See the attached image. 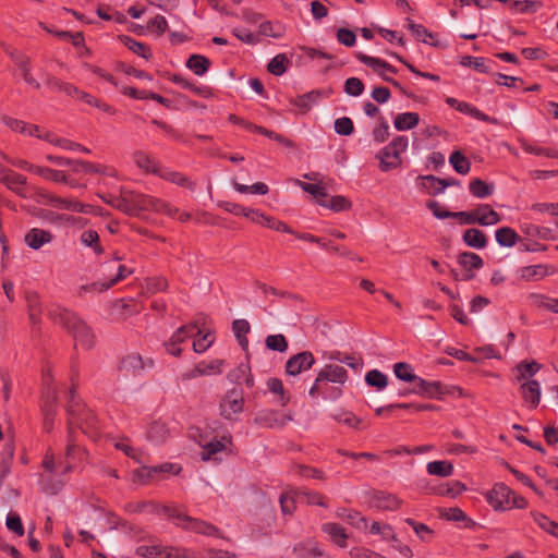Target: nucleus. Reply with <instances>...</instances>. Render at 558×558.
<instances>
[{
  "label": "nucleus",
  "mask_w": 558,
  "mask_h": 558,
  "mask_svg": "<svg viewBox=\"0 0 558 558\" xmlns=\"http://www.w3.org/2000/svg\"><path fill=\"white\" fill-rule=\"evenodd\" d=\"M53 204H54V206H57L59 208L68 209V210L75 211V213L89 214L93 211V206H90L88 204H82L74 198L57 197L53 201Z\"/></svg>",
  "instance_id": "nucleus-35"
},
{
  "label": "nucleus",
  "mask_w": 558,
  "mask_h": 558,
  "mask_svg": "<svg viewBox=\"0 0 558 558\" xmlns=\"http://www.w3.org/2000/svg\"><path fill=\"white\" fill-rule=\"evenodd\" d=\"M246 401L242 388L233 387L218 399V415L228 422H239L245 412Z\"/></svg>",
  "instance_id": "nucleus-4"
},
{
  "label": "nucleus",
  "mask_w": 558,
  "mask_h": 558,
  "mask_svg": "<svg viewBox=\"0 0 558 558\" xmlns=\"http://www.w3.org/2000/svg\"><path fill=\"white\" fill-rule=\"evenodd\" d=\"M355 57L360 62L369 66L384 81L395 86L399 85L397 81L389 76V74H396L397 69L389 64L387 61L380 58L367 56L363 52H357Z\"/></svg>",
  "instance_id": "nucleus-12"
},
{
  "label": "nucleus",
  "mask_w": 558,
  "mask_h": 558,
  "mask_svg": "<svg viewBox=\"0 0 558 558\" xmlns=\"http://www.w3.org/2000/svg\"><path fill=\"white\" fill-rule=\"evenodd\" d=\"M120 208L129 215L140 216L146 211L162 213L170 217H175L178 209L159 198L134 193H123Z\"/></svg>",
  "instance_id": "nucleus-3"
},
{
  "label": "nucleus",
  "mask_w": 558,
  "mask_h": 558,
  "mask_svg": "<svg viewBox=\"0 0 558 558\" xmlns=\"http://www.w3.org/2000/svg\"><path fill=\"white\" fill-rule=\"evenodd\" d=\"M513 495V490H511L504 483H496L494 486L484 493V497L488 505L493 508L494 511L504 512L509 510V500Z\"/></svg>",
  "instance_id": "nucleus-11"
},
{
  "label": "nucleus",
  "mask_w": 558,
  "mask_h": 558,
  "mask_svg": "<svg viewBox=\"0 0 558 558\" xmlns=\"http://www.w3.org/2000/svg\"><path fill=\"white\" fill-rule=\"evenodd\" d=\"M1 183H3L9 190L13 191L15 194L26 197V178L17 172L12 170H2Z\"/></svg>",
  "instance_id": "nucleus-20"
},
{
  "label": "nucleus",
  "mask_w": 558,
  "mask_h": 558,
  "mask_svg": "<svg viewBox=\"0 0 558 558\" xmlns=\"http://www.w3.org/2000/svg\"><path fill=\"white\" fill-rule=\"evenodd\" d=\"M466 490V486L459 481H453L435 488V493L439 496H448L451 498L458 497Z\"/></svg>",
  "instance_id": "nucleus-42"
},
{
  "label": "nucleus",
  "mask_w": 558,
  "mask_h": 558,
  "mask_svg": "<svg viewBox=\"0 0 558 558\" xmlns=\"http://www.w3.org/2000/svg\"><path fill=\"white\" fill-rule=\"evenodd\" d=\"M420 123V116L416 112L398 113L393 119V126L397 131H410Z\"/></svg>",
  "instance_id": "nucleus-26"
},
{
  "label": "nucleus",
  "mask_w": 558,
  "mask_h": 558,
  "mask_svg": "<svg viewBox=\"0 0 558 558\" xmlns=\"http://www.w3.org/2000/svg\"><path fill=\"white\" fill-rule=\"evenodd\" d=\"M449 163L452 166L456 172L462 175L468 174L471 170V162L459 150L451 153L449 157Z\"/></svg>",
  "instance_id": "nucleus-41"
},
{
  "label": "nucleus",
  "mask_w": 558,
  "mask_h": 558,
  "mask_svg": "<svg viewBox=\"0 0 558 558\" xmlns=\"http://www.w3.org/2000/svg\"><path fill=\"white\" fill-rule=\"evenodd\" d=\"M365 383L368 386L375 387L377 390H384L388 385V377L378 369H372L365 375Z\"/></svg>",
  "instance_id": "nucleus-44"
},
{
  "label": "nucleus",
  "mask_w": 558,
  "mask_h": 558,
  "mask_svg": "<svg viewBox=\"0 0 558 558\" xmlns=\"http://www.w3.org/2000/svg\"><path fill=\"white\" fill-rule=\"evenodd\" d=\"M181 471V466L177 463L166 462L158 466L147 468L143 466L135 471L134 475L141 481L144 482L153 476L156 473H168V474H179Z\"/></svg>",
  "instance_id": "nucleus-22"
},
{
  "label": "nucleus",
  "mask_w": 558,
  "mask_h": 558,
  "mask_svg": "<svg viewBox=\"0 0 558 558\" xmlns=\"http://www.w3.org/2000/svg\"><path fill=\"white\" fill-rule=\"evenodd\" d=\"M365 86L357 77H349L344 82V92L352 97H359L363 94Z\"/></svg>",
  "instance_id": "nucleus-64"
},
{
  "label": "nucleus",
  "mask_w": 558,
  "mask_h": 558,
  "mask_svg": "<svg viewBox=\"0 0 558 558\" xmlns=\"http://www.w3.org/2000/svg\"><path fill=\"white\" fill-rule=\"evenodd\" d=\"M368 502L373 508L389 511L397 510L401 505V501L397 496L386 492L373 493Z\"/></svg>",
  "instance_id": "nucleus-21"
},
{
  "label": "nucleus",
  "mask_w": 558,
  "mask_h": 558,
  "mask_svg": "<svg viewBox=\"0 0 558 558\" xmlns=\"http://www.w3.org/2000/svg\"><path fill=\"white\" fill-rule=\"evenodd\" d=\"M69 403L66 405V410L69 413V439L66 445L65 457L66 459L73 458L78 448L74 444L72 439V426L77 425L84 434L89 437H96L98 435L97 427V418L94 412L86 408L84 404H81L78 400L75 399L73 390L69 392Z\"/></svg>",
  "instance_id": "nucleus-1"
},
{
  "label": "nucleus",
  "mask_w": 558,
  "mask_h": 558,
  "mask_svg": "<svg viewBox=\"0 0 558 558\" xmlns=\"http://www.w3.org/2000/svg\"><path fill=\"white\" fill-rule=\"evenodd\" d=\"M195 335H202V329L196 324H190L178 328L171 338L166 342V350L174 356L181 354L180 344Z\"/></svg>",
  "instance_id": "nucleus-13"
},
{
  "label": "nucleus",
  "mask_w": 558,
  "mask_h": 558,
  "mask_svg": "<svg viewBox=\"0 0 558 558\" xmlns=\"http://www.w3.org/2000/svg\"><path fill=\"white\" fill-rule=\"evenodd\" d=\"M458 111L463 114L470 116L478 121L488 122V123H497V120L495 118H490L489 116H487L486 113H484L483 111L477 109L475 106H473L466 101L460 102Z\"/></svg>",
  "instance_id": "nucleus-38"
},
{
  "label": "nucleus",
  "mask_w": 558,
  "mask_h": 558,
  "mask_svg": "<svg viewBox=\"0 0 558 558\" xmlns=\"http://www.w3.org/2000/svg\"><path fill=\"white\" fill-rule=\"evenodd\" d=\"M81 242L87 246L93 248L96 255H101L104 253V248L99 243V235L94 230H86L81 234Z\"/></svg>",
  "instance_id": "nucleus-47"
},
{
  "label": "nucleus",
  "mask_w": 558,
  "mask_h": 558,
  "mask_svg": "<svg viewBox=\"0 0 558 558\" xmlns=\"http://www.w3.org/2000/svg\"><path fill=\"white\" fill-rule=\"evenodd\" d=\"M288 62L287 56L284 53H279L270 60L267 69L271 74L280 76L287 71Z\"/></svg>",
  "instance_id": "nucleus-54"
},
{
  "label": "nucleus",
  "mask_w": 558,
  "mask_h": 558,
  "mask_svg": "<svg viewBox=\"0 0 558 558\" xmlns=\"http://www.w3.org/2000/svg\"><path fill=\"white\" fill-rule=\"evenodd\" d=\"M169 435V430L166 427L165 423L155 422L151 424L147 432V437L153 442H162Z\"/></svg>",
  "instance_id": "nucleus-53"
},
{
  "label": "nucleus",
  "mask_w": 558,
  "mask_h": 558,
  "mask_svg": "<svg viewBox=\"0 0 558 558\" xmlns=\"http://www.w3.org/2000/svg\"><path fill=\"white\" fill-rule=\"evenodd\" d=\"M315 363V359L310 351L300 352L291 356L286 364V372L290 376H296L310 369Z\"/></svg>",
  "instance_id": "nucleus-17"
},
{
  "label": "nucleus",
  "mask_w": 558,
  "mask_h": 558,
  "mask_svg": "<svg viewBox=\"0 0 558 558\" xmlns=\"http://www.w3.org/2000/svg\"><path fill=\"white\" fill-rule=\"evenodd\" d=\"M296 492L289 490L281 495L280 506L283 514H291L295 509V502L299 501L296 498Z\"/></svg>",
  "instance_id": "nucleus-62"
},
{
  "label": "nucleus",
  "mask_w": 558,
  "mask_h": 558,
  "mask_svg": "<svg viewBox=\"0 0 558 558\" xmlns=\"http://www.w3.org/2000/svg\"><path fill=\"white\" fill-rule=\"evenodd\" d=\"M348 379V372L344 367L336 364L326 365L318 374L311 387L308 393L312 398H327V392L323 390L326 381L343 385Z\"/></svg>",
  "instance_id": "nucleus-6"
},
{
  "label": "nucleus",
  "mask_w": 558,
  "mask_h": 558,
  "mask_svg": "<svg viewBox=\"0 0 558 558\" xmlns=\"http://www.w3.org/2000/svg\"><path fill=\"white\" fill-rule=\"evenodd\" d=\"M121 367L125 371L137 373L144 369V363L140 354L132 353L123 359Z\"/></svg>",
  "instance_id": "nucleus-59"
},
{
  "label": "nucleus",
  "mask_w": 558,
  "mask_h": 558,
  "mask_svg": "<svg viewBox=\"0 0 558 558\" xmlns=\"http://www.w3.org/2000/svg\"><path fill=\"white\" fill-rule=\"evenodd\" d=\"M230 442L231 436L229 434L223 435L220 439L209 441L204 446V450L202 452V460H209L214 454L225 450L227 445Z\"/></svg>",
  "instance_id": "nucleus-31"
},
{
  "label": "nucleus",
  "mask_w": 558,
  "mask_h": 558,
  "mask_svg": "<svg viewBox=\"0 0 558 558\" xmlns=\"http://www.w3.org/2000/svg\"><path fill=\"white\" fill-rule=\"evenodd\" d=\"M26 303L28 307V315L32 323H37L41 312L40 298L36 292H28L26 294Z\"/></svg>",
  "instance_id": "nucleus-46"
},
{
  "label": "nucleus",
  "mask_w": 558,
  "mask_h": 558,
  "mask_svg": "<svg viewBox=\"0 0 558 558\" xmlns=\"http://www.w3.org/2000/svg\"><path fill=\"white\" fill-rule=\"evenodd\" d=\"M26 171L38 174L39 177L56 183H65L68 180V177L63 171L53 170L47 167L29 166L26 168Z\"/></svg>",
  "instance_id": "nucleus-29"
},
{
  "label": "nucleus",
  "mask_w": 558,
  "mask_h": 558,
  "mask_svg": "<svg viewBox=\"0 0 558 558\" xmlns=\"http://www.w3.org/2000/svg\"><path fill=\"white\" fill-rule=\"evenodd\" d=\"M470 193L476 198H487L495 192V185L481 179H473L469 184Z\"/></svg>",
  "instance_id": "nucleus-32"
},
{
  "label": "nucleus",
  "mask_w": 558,
  "mask_h": 558,
  "mask_svg": "<svg viewBox=\"0 0 558 558\" xmlns=\"http://www.w3.org/2000/svg\"><path fill=\"white\" fill-rule=\"evenodd\" d=\"M233 187L236 192L242 193V194L252 193V194H257V195H265L269 191L268 186L263 182H256L252 185H245V184L234 182Z\"/></svg>",
  "instance_id": "nucleus-55"
},
{
  "label": "nucleus",
  "mask_w": 558,
  "mask_h": 558,
  "mask_svg": "<svg viewBox=\"0 0 558 558\" xmlns=\"http://www.w3.org/2000/svg\"><path fill=\"white\" fill-rule=\"evenodd\" d=\"M167 511L168 518L173 520L178 526L184 530L207 536L215 535L218 532V530L214 525L189 517L187 514L181 512L178 509H169Z\"/></svg>",
  "instance_id": "nucleus-8"
},
{
  "label": "nucleus",
  "mask_w": 558,
  "mask_h": 558,
  "mask_svg": "<svg viewBox=\"0 0 558 558\" xmlns=\"http://www.w3.org/2000/svg\"><path fill=\"white\" fill-rule=\"evenodd\" d=\"M474 225L490 227L501 221V216L488 204H480L474 209Z\"/></svg>",
  "instance_id": "nucleus-19"
},
{
  "label": "nucleus",
  "mask_w": 558,
  "mask_h": 558,
  "mask_svg": "<svg viewBox=\"0 0 558 558\" xmlns=\"http://www.w3.org/2000/svg\"><path fill=\"white\" fill-rule=\"evenodd\" d=\"M19 69L21 71L22 77L26 84L34 88H39V82L32 75L31 73V62L27 58L22 59L19 63Z\"/></svg>",
  "instance_id": "nucleus-61"
},
{
  "label": "nucleus",
  "mask_w": 558,
  "mask_h": 558,
  "mask_svg": "<svg viewBox=\"0 0 558 558\" xmlns=\"http://www.w3.org/2000/svg\"><path fill=\"white\" fill-rule=\"evenodd\" d=\"M60 323L73 332L76 344L86 349L93 345L94 335L90 328L76 315L64 310L60 313Z\"/></svg>",
  "instance_id": "nucleus-7"
},
{
  "label": "nucleus",
  "mask_w": 558,
  "mask_h": 558,
  "mask_svg": "<svg viewBox=\"0 0 558 558\" xmlns=\"http://www.w3.org/2000/svg\"><path fill=\"white\" fill-rule=\"evenodd\" d=\"M250 372V366L242 363L236 368L229 372L228 379L234 384H241L243 381L247 388H252L254 386V379Z\"/></svg>",
  "instance_id": "nucleus-28"
},
{
  "label": "nucleus",
  "mask_w": 558,
  "mask_h": 558,
  "mask_svg": "<svg viewBox=\"0 0 558 558\" xmlns=\"http://www.w3.org/2000/svg\"><path fill=\"white\" fill-rule=\"evenodd\" d=\"M460 64L462 66H472L480 73L488 72V66L486 65V60L482 57L464 56L461 58Z\"/></svg>",
  "instance_id": "nucleus-60"
},
{
  "label": "nucleus",
  "mask_w": 558,
  "mask_h": 558,
  "mask_svg": "<svg viewBox=\"0 0 558 558\" xmlns=\"http://www.w3.org/2000/svg\"><path fill=\"white\" fill-rule=\"evenodd\" d=\"M551 274L549 267L544 264L524 266L519 269L520 278L526 281L538 280Z\"/></svg>",
  "instance_id": "nucleus-27"
},
{
  "label": "nucleus",
  "mask_w": 558,
  "mask_h": 558,
  "mask_svg": "<svg viewBox=\"0 0 558 558\" xmlns=\"http://www.w3.org/2000/svg\"><path fill=\"white\" fill-rule=\"evenodd\" d=\"M291 420L292 416L290 414L275 410L260 411L255 417L256 424L267 428L282 427Z\"/></svg>",
  "instance_id": "nucleus-16"
},
{
  "label": "nucleus",
  "mask_w": 558,
  "mask_h": 558,
  "mask_svg": "<svg viewBox=\"0 0 558 558\" xmlns=\"http://www.w3.org/2000/svg\"><path fill=\"white\" fill-rule=\"evenodd\" d=\"M210 65V61L201 54H193L186 61V66L197 76L204 75Z\"/></svg>",
  "instance_id": "nucleus-39"
},
{
  "label": "nucleus",
  "mask_w": 558,
  "mask_h": 558,
  "mask_svg": "<svg viewBox=\"0 0 558 558\" xmlns=\"http://www.w3.org/2000/svg\"><path fill=\"white\" fill-rule=\"evenodd\" d=\"M462 240L469 247L475 250H483L488 243L485 232L476 228L466 229L462 234Z\"/></svg>",
  "instance_id": "nucleus-25"
},
{
  "label": "nucleus",
  "mask_w": 558,
  "mask_h": 558,
  "mask_svg": "<svg viewBox=\"0 0 558 558\" xmlns=\"http://www.w3.org/2000/svg\"><path fill=\"white\" fill-rule=\"evenodd\" d=\"M202 336L193 340V350L196 353H204L214 343V337L209 330L202 329Z\"/></svg>",
  "instance_id": "nucleus-57"
},
{
  "label": "nucleus",
  "mask_w": 558,
  "mask_h": 558,
  "mask_svg": "<svg viewBox=\"0 0 558 558\" xmlns=\"http://www.w3.org/2000/svg\"><path fill=\"white\" fill-rule=\"evenodd\" d=\"M368 532L373 535H379L385 541L396 539L392 526L386 523L375 521L369 525Z\"/></svg>",
  "instance_id": "nucleus-49"
},
{
  "label": "nucleus",
  "mask_w": 558,
  "mask_h": 558,
  "mask_svg": "<svg viewBox=\"0 0 558 558\" xmlns=\"http://www.w3.org/2000/svg\"><path fill=\"white\" fill-rule=\"evenodd\" d=\"M121 40L125 47H128L131 51H133L137 56L144 58L145 60L150 59L151 52L144 44L136 41L135 39H133L129 36L121 37Z\"/></svg>",
  "instance_id": "nucleus-50"
},
{
  "label": "nucleus",
  "mask_w": 558,
  "mask_h": 558,
  "mask_svg": "<svg viewBox=\"0 0 558 558\" xmlns=\"http://www.w3.org/2000/svg\"><path fill=\"white\" fill-rule=\"evenodd\" d=\"M113 270L116 274L112 277H107L104 281L92 283L88 287H82V289L86 291L102 292L132 274V269H129L124 265L118 264L117 260L109 262L102 266L104 275H107Z\"/></svg>",
  "instance_id": "nucleus-9"
},
{
  "label": "nucleus",
  "mask_w": 558,
  "mask_h": 558,
  "mask_svg": "<svg viewBox=\"0 0 558 558\" xmlns=\"http://www.w3.org/2000/svg\"><path fill=\"white\" fill-rule=\"evenodd\" d=\"M519 228L520 231L529 239L538 238L546 241L555 239L551 229L546 227H539L531 222L522 221L520 222Z\"/></svg>",
  "instance_id": "nucleus-24"
},
{
  "label": "nucleus",
  "mask_w": 558,
  "mask_h": 558,
  "mask_svg": "<svg viewBox=\"0 0 558 558\" xmlns=\"http://www.w3.org/2000/svg\"><path fill=\"white\" fill-rule=\"evenodd\" d=\"M414 384L413 392L425 398L440 399L446 393L445 388L437 380L428 381L417 376Z\"/></svg>",
  "instance_id": "nucleus-18"
},
{
  "label": "nucleus",
  "mask_w": 558,
  "mask_h": 558,
  "mask_svg": "<svg viewBox=\"0 0 558 558\" xmlns=\"http://www.w3.org/2000/svg\"><path fill=\"white\" fill-rule=\"evenodd\" d=\"M541 369V364L535 361H522L513 369V379L519 384L520 395L527 409H536L541 402L542 388L532 377Z\"/></svg>",
  "instance_id": "nucleus-2"
},
{
  "label": "nucleus",
  "mask_w": 558,
  "mask_h": 558,
  "mask_svg": "<svg viewBox=\"0 0 558 558\" xmlns=\"http://www.w3.org/2000/svg\"><path fill=\"white\" fill-rule=\"evenodd\" d=\"M393 373L396 377L405 383H414L416 375L414 374L413 367L404 362H398L393 365Z\"/></svg>",
  "instance_id": "nucleus-48"
},
{
  "label": "nucleus",
  "mask_w": 558,
  "mask_h": 558,
  "mask_svg": "<svg viewBox=\"0 0 558 558\" xmlns=\"http://www.w3.org/2000/svg\"><path fill=\"white\" fill-rule=\"evenodd\" d=\"M519 239L518 233L510 227H501L495 231V240L501 247H512Z\"/></svg>",
  "instance_id": "nucleus-33"
},
{
  "label": "nucleus",
  "mask_w": 558,
  "mask_h": 558,
  "mask_svg": "<svg viewBox=\"0 0 558 558\" xmlns=\"http://www.w3.org/2000/svg\"><path fill=\"white\" fill-rule=\"evenodd\" d=\"M405 523L409 524L413 529V531L420 537V539H422L424 542H427L430 539V537L433 535V531L426 524L416 522L415 520L410 519V518L405 519Z\"/></svg>",
  "instance_id": "nucleus-63"
},
{
  "label": "nucleus",
  "mask_w": 558,
  "mask_h": 558,
  "mask_svg": "<svg viewBox=\"0 0 558 558\" xmlns=\"http://www.w3.org/2000/svg\"><path fill=\"white\" fill-rule=\"evenodd\" d=\"M232 330L241 345L247 344L246 335L250 331V324L246 319H235L232 324Z\"/></svg>",
  "instance_id": "nucleus-58"
},
{
  "label": "nucleus",
  "mask_w": 558,
  "mask_h": 558,
  "mask_svg": "<svg viewBox=\"0 0 558 558\" xmlns=\"http://www.w3.org/2000/svg\"><path fill=\"white\" fill-rule=\"evenodd\" d=\"M319 205L335 213L349 210L352 206L350 199L342 195L327 196L325 201H319Z\"/></svg>",
  "instance_id": "nucleus-34"
},
{
  "label": "nucleus",
  "mask_w": 558,
  "mask_h": 558,
  "mask_svg": "<svg viewBox=\"0 0 558 558\" xmlns=\"http://www.w3.org/2000/svg\"><path fill=\"white\" fill-rule=\"evenodd\" d=\"M426 471L429 475L448 477L453 474L452 463L445 460L430 461L426 464Z\"/></svg>",
  "instance_id": "nucleus-36"
},
{
  "label": "nucleus",
  "mask_w": 558,
  "mask_h": 558,
  "mask_svg": "<svg viewBox=\"0 0 558 558\" xmlns=\"http://www.w3.org/2000/svg\"><path fill=\"white\" fill-rule=\"evenodd\" d=\"M322 530L329 536L330 541L333 542L336 545H338L339 547H345V541L348 538V535L341 525L337 523H325L322 526Z\"/></svg>",
  "instance_id": "nucleus-30"
},
{
  "label": "nucleus",
  "mask_w": 558,
  "mask_h": 558,
  "mask_svg": "<svg viewBox=\"0 0 558 558\" xmlns=\"http://www.w3.org/2000/svg\"><path fill=\"white\" fill-rule=\"evenodd\" d=\"M225 360L215 359L210 361H201L193 368L186 371L182 377L191 380L202 376H217L225 369Z\"/></svg>",
  "instance_id": "nucleus-14"
},
{
  "label": "nucleus",
  "mask_w": 558,
  "mask_h": 558,
  "mask_svg": "<svg viewBox=\"0 0 558 558\" xmlns=\"http://www.w3.org/2000/svg\"><path fill=\"white\" fill-rule=\"evenodd\" d=\"M24 241L31 248L39 250L52 241V234L50 231L33 228L25 234Z\"/></svg>",
  "instance_id": "nucleus-23"
},
{
  "label": "nucleus",
  "mask_w": 558,
  "mask_h": 558,
  "mask_svg": "<svg viewBox=\"0 0 558 558\" xmlns=\"http://www.w3.org/2000/svg\"><path fill=\"white\" fill-rule=\"evenodd\" d=\"M136 555L149 558H183V554L173 547L162 546L161 544L142 545L135 550Z\"/></svg>",
  "instance_id": "nucleus-15"
},
{
  "label": "nucleus",
  "mask_w": 558,
  "mask_h": 558,
  "mask_svg": "<svg viewBox=\"0 0 558 558\" xmlns=\"http://www.w3.org/2000/svg\"><path fill=\"white\" fill-rule=\"evenodd\" d=\"M47 141L64 150L81 151L84 154L90 153L87 147L66 138H47Z\"/></svg>",
  "instance_id": "nucleus-56"
},
{
  "label": "nucleus",
  "mask_w": 558,
  "mask_h": 558,
  "mask_svg": "<svg viewBox=\"0 0 558 558\" xmlns=\"http://www.w3.org/2000/svg\"><path fill=\"white\" fill-rule=\"evenodd\" d=\"M459 264L468 269H480L483 267V259L480 255L472 252L461 253L458 257Z\"/></svg>",
  "instance_id": "nucleus-52"
},
{
  "label": "nucleus",
  "mask_w": 558,
  "mask_h": 558,
  "mask_svg": "<svg viewBox=\"0 0 558 558\" xmlns=\"http://www.w3.org/2000/svg\"><path fill=\"white\" fill-rule=\"evenodd\" d=\"M318 98L319 93L313 90L295 97L294 99L291 100V104L301 112H306L313 107V105L317 102Z\"/></svg>",
  "instance_id": "nucleus-37"
},
{
  "label": "nucleus",
  "mask_w": 558,
  "mask_h": 558,
  "mask_svg": "<svg viewBox=\"0 0 558 558\" xmlns=\"http://www.w3.org/2000/svg\"><path fill=\"white\" fill-rule=\"evenodd\" d=\"M409 29L413 33L417 40L430 46H438V41H434V35L423 25L410 23Z\"/></svg>",
  "instance_id": "nucleus-45"
},
{
  "label": "nucleus",
  "mask_w": 558,
  "mask_h": 558,
  "mask_svg": "<svg viewBox=\"0 0 558 558\" xmlns=\"http://www.w3.org/2000/svg\"><path fill=\"white\" fill-rule=\"evenodd\" d=\"M296 184L306 193L311 194L319 205V201H325L328 196L325 186L322 184L306 183L302 181H296Z\"/></svg>",
  "instance_id": "nucleus-51"
},
{
  "label": "nucleus",
  "mask_w": 558,
  "mask_h": 558,
  "mask_svg": "<svg viewBox=\"0 0 558 558\" xmlns=\"http://www.w3.org/2000/svg\"><path fill=\"white\" fill-rule=\"evenodd\" d=\"M530 515L543 531L558 537V523L551 521L547 515L537 511H531Z\"/></svg>",
  "instance_id": "nucleus-40"
},
{
  "label": "nucleus",
  "mask_w": 558,
  "mask_h": 558,
  "mask_svg": "<svg viewBox=\"0 0 558 558\" xmlns=\"http://www.w3.org/2000/svg\"><path fill=\"white\" fill-rule=\"evenodd\" d=\"M49 377L50 371H47V373L44 375L47 391L44 395L41 403L43 430L45 433H50L53 429L54 416L57 413V392L52 387H49Z\"/></svg>",
  "instance_id": "nucleus-10"
},
{
  "label": "nucleus",
  "mask_w": 558,
  "mask_h": 558,
  "mask_svg": "<svg viewBox=\"0 0 558 558\" xmlns=\"http://www.w3.org/2000/svg\"><path fill=\"white\" fill-rule=\"evenodd\" d=\"M408 147L409 140L403 135L395 137L388 145L383 147L376 154L380 170L383 172H389L400 168L402 165V155L407 151Z\"/></svg>",
  "instance_id": "nucleus-5"
},
{
  "label": "nucleus",
  "mask_w": 558,
  "mask_h": 558,
  "mask_svg": "<svg viewBox=\"0 0 558 558\" xmlns=\"http://www.w3.org/2000/svg\"><path fill=\"white\" fill-rule=\"evenodd\" d=\"M134 161L140 169H142L146 172H150L155 175H156L155 170H160V168H161V166L156 163L155 160L149 155H147L143 151H137L134 155Z\"/></svg>",
  "instance_id": "nucleus-43"
}]
</instances>
